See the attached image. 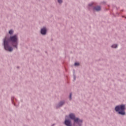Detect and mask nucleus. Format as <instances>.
<instances>
[{"label":"nucleus","mask_w":126,"mask_h":126,"mask_svg":"<svg viewBox=\"0 0 126 126\" xmlns=\"http://www.w3.org/2000/svg\"><path fill=\"white\" fill-rule=\"evenodd\" d=\"M3 46L4 50L7 52H11L13 51V48L18 49V36L17 34L10 36L7 38L6 36L3 39Z\"/></svg>","instance_id":"nucleus-1"},{"label":"nucleus","mask_w":126,"mask_h":126,"mask_svg":"<svg viewBox=\"0 0 126 126\" xmlns=\"http://www.w3.org/2000/svg\"><path fill=\"white\" fill-rule=\"evenodd\" d=\"M126 104H122L119 105H117L115 107V111L116 113H118L119 115L121 116H126Z\"/></svg>","instance_id":"nucleus-2"},{"label":"nucleus","mask_w":126,"mask_h":126,"mask_svg":"<svg viewBox=\"0 0 126 126\" xmlns=\"http://www.w3.org/2000/svg\"><path fill=\"white\" fill-rule=\"evenodd\" d=\"M69 117L70 120L74 121L73 126H75L76 124L78 126H82L83 120L79 119V118L75 117V115L73 113H71L69 115Z\"/></svg>","instance_id":"nucleus-3"},{"label":"nucleus","mask_w":126,"mask_h":126,"mask_svg":"<svg viewBox=\"0 0 126 126\" xmlns=\"http://www.w3.org/2000/svg\"><path fill=\"white\" fill-rule=\"evenodd\" d=\"M64 104H65V100H63L60 101V102L56 105V109H59V108H61V107H63Z\"/></svg>","instance_id":"nucleus-4"},{"label":"nucleus","mask_w":126,"mask_h":126,"mask_svg":"<svg viewBox=\"0 0 126 126\" xmlns=\"http://www.w3.org/2000/svg\"><path fill=\"white\" fill-rule=\"evenodd\" d=\"M64 125L66 126H72V123H71V120L70 119H65L64 122Z\"/></svg>","instance_id":"nucleus-5"},{"label":"nucleus","mask_w":126,"mask_h":126,"mask_svg":"<svg viewBox=\"0 0 126 126\" xmlns=\"http://www.w3.org/2000/svg\"><path fill=\"white\" fill-rule=\"evenodd\" d=\"M93 10V11H96L97 12H99L102 10V8L101 7V6L97 5L94 7Z\"/></svg>","instance_id":"nucleus-6"},{"label":"nucleus","mask_w":126,"mask_h":126,"mask_svg":"<svg viewBox=\"0 0 126 126\" xmlns=\"http://www.w3.org/2000/svg\"><path fill=\"white\" fill-rule=\"evenodd\" d=\"M47 28L44 27L40 30V34L41 35H47Z\"/></svg>","instance_id":"nucleus-7"},{"label":"nucleus","mask_w":126,"mask_h":126,"mask_svg":"<svg viewBox=\"0 0 126 126\" xmlns=\"http://www.w3.org/2000/svg\"><path fill=\"white\" fill-rule=\"evenodd\" d=\"M13 99H14V96H12L11 97L12 103V104H13L14 106H15V107H17V105H15V103H14V101L13 100Z\"/></svg>","instance_id":"nucleus-8"},{"label":"nucleus","mask_w":126,"mask_h":126,"mask_svg":"<svg viewBox=\"0 0 126 126\" xmlns=\"http://www.w3.org/2000/svg\"><path fill=\"white\" fill-rule=\"evenodd\" d=\"M13 30H10L8 32V34H9V35H13Z\"/></svg>","instance_id":"nucleus-9"},{"label":"nucleus","mask_w":126,"mask_h":126,"mask_svg":"<svg viewBox=\"0 0 126 126\" xmlns=\"http://www.w3.org/2000/svg\"><path fill=\"white\" fill-rule=\"evenodd\" d=\"M111 48H113L114 49H117L118 48V45L117 44H113L111 46Z\"/></svg>","instance_id":"nucleus-10"},{"label":"nucleus","mask_w":126,"mask_h":126,"mask_svg":"<svg viewBox=\"0 0 126 126\" xmlns=\"http://www.w3.org/2000/svg\"><path fill=\"white\" fill-rule=\"evenodd\" d=\"M72 93H70V94H69V100L70 101H71V100H72Z\"/></svg>","instance_id":"nucleus-11"},{"label":"nucleus","mask_w":126,"mask_h":126,"mask_svg":"<svg viewBox=\"0 0 126 126\" xmlns=\"http://www.w3.org/2000/svg\"><path fill=\"white\" fill-rule=\"evenodd\" d=\"M74 65L75 66H78V65H79V63H78L76 62L74 63Z\"/></svg>","instance_id":"nucleus-12"},{"label":"nucleus","mask_w":126,"mask_h":126,"mask_svg":"<svg viewBox=\"0 0 126 126\" xmlns=\"http://www.w3.org/2000/svg\"><path fill=\"white\" fill-rule=\"evenodd\" d=\"M59 3H63V0H58Z\"/></svg>","instance_id":"nucleus-13"},{"label":"nucleus","mask_w":126,"mask_h":126,"mask_svg":"<svg viewBox=\"0 0 126 126\" xmlns=\"http://www.w3.org/2000/svg\"><path fill=\"white\" fill-rule=\"evenodd\" d=\"M94 4V3H91L88 4L89 6H92Z\"/></svg>","instance_id":"nucleus-14"},{"label":"nucleus","mask_w":126,"mask_h":126,"mask_svg":"<svg viewBox=\"0 0 126 126\" xmlns=\"http://www.w3.org/2000/svg\"><path fill=\"white\" fill-rule=\"evenodd\" d=\"M73 77H74V80H75V79H76V76H75V75H74V74H73Z\"/></svg>","instance_id":"nucleus-15"},{"label":"nucleus","mask_w":126,"mask_h":126,"mask_svg":"<svg viewBox=\"0 0 126 126\" xmlns=\"http://www.w3.org/2000/svg\"><path fill=\"white\" fill-rule=\"evenodd\" d=\"M121 11H124V10H122Z\"/></svg>","instance_id":"nucleus-16"},{"label":"nucleus","mask_w":126,"mask_h":126,"mask_svg":"<svg viewBox=\"0 0 126 126\" xmlns=\"http://www.w3.org/2000/svg\"><path fill=\"white\" fill-rule=\"evenodd\" d=\"M122 17H125L123 16H122Z\"/></svg>","instance_id":"nucleus-17"},{"label":"nucleus","mask_w":126,"mask_h":126,"mask_svg":"<svg viewBox=\"0 0 126 126\" xmlns=\"http://www.w3.org/2000/svg\"><path fill=\"white\" fill-rule=\"evenodd\" d=\"M19 67H18V66L17 67L18 68H19Z\"/></svg>","instance_id":"nucleus-18"},{"label":"nucleus","mask_w":126,"mask_h":126,"mask_svg":"<svg viewBox=\"0 0 126 126\" xmlns=\"http://www.w3.org/2000/svg\"><path fill=\"white\" fill-rule=\"evenodd\" d=\"M45 53H47V51H46V52H45Z\"/></svg>","instance_id":"nucleus-19"},{"label":"nucleus","mask_w":126,"mask_h":126,"mask_svg":"<svg viewBox=\"0 0 126 126\" xmlns=\"http://www.w3.org/2000/svg\"><path fill=\"white\" fill-rule=\"evenodd\" d=\"M125 18H126V17H125Z\"/></svg>","instance_id":"nucleus-20"}]
</instances>
